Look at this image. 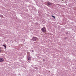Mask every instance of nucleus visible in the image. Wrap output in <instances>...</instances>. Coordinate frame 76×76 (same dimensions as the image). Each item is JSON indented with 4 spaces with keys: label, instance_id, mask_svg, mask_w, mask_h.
<instances>
[{
    "label": "nucleus",
    "instance_id": "f8f14e48",
    "mask_svg": "<svg viewBox=\"0 0 76 76\" xmlns=\"http://www.w3.org/2000/svg\"><path fill=\"white\" fill-rule=\"evenodd\" d=\"M1 17H3V15H1Z\"/></svg>",
    "mask_w": 76,
    "mask_h": 76
},
{
    "label": "nucleus",
    "instance_id": "1a4fd4ad",
    "mask_svg": "<svg viewBox=\"0 0 76 76\" xmlns=\"http://www.w3.org/2000/svg\"><path fill=\"white\" fill-rule=\"evenodd\" d=\"M43 61H45V59H43Z\"/></svg>",
    "mask_w": 76,
    "mask_h": 76
},
{
    "label": "nucleus",
    "instance_id": "9d476101",
    "mask_svg": "<svg viewBox=\"0 0 76 76\" xmlns=\"http://www.w3.org/2000/svg\"><path fill=\"white\" fill-rule=\"evenodd\" d=\"M36 69H37V70H38V68H36Z\"/></svg>",
    "mask_w": 76,
    "mask_h": 76
},
{
    "label": "nucleus",
    "instance_id": "f03ea898",
    "mask_svg": "<svg viewBox=\"0 0 76 76\" xmlns=\"http://www.w3.org/2000/svg\"><path fill=\"white\" fill-rule=\"evenodd\" d=\"M37 39H38V38L36 37H33L32 38V40L34 41H37Z\"/></svg>",
    "mask_w": 76,
    "mask_h": 76
},
{
    "label": "nucleus",
    "instance_id": "39448f33",
    "mask_svg": "<svg viewBox=\"0 0 76 76\" xmlns=\"http://www.w3.org/2000/svg\"><path fill=\"white\" fill-rule=\"evenodd\" d=\"M28 60H29V61H30V60H31V58L30 57H28L27 58Z\"/></svg>",
    "mask_w": 76,
    "mask_h": 76
},
{
    "label": "nucleus",
    "instance_id": "20e7f679",
    "mask_svg": "<svg viewBox=\"0 0 76 76\" xmlns=\"http://www.w3.org/2000/svg\"><path fill=\"white\" fill-rule=\"evenodd\" d=\"M47 4L48 5H51L52 4V3L50 2H48Z\"/></svg>",
    "mask_w": 76,
    "mask_h": 76
},
{
    "label": "nucleus",
    "instance_id": "6e6552de",
    "mask_svg": "<svg viewBox=\"0 0 76 76\" xmlns=\"http://www.w3.org/2000/svg\"><path fill=\"white\" fill-rule=\"evenodd\" d=\"M1 51H2L1 48H0V52H1Z\"/></svg>",
    "mask_w": 76,
    "mask_h": 76
},
{
    "label": "nucleus",
    "instance_id": "9b49d317",
    "mask_svg": "<svg viewBox=\"0 0 76 76\" xmlns=\"http://www.w3.org/2000/svg\"><path fill=\"white\" fill-rule=\"evenodd\" d=\"M31 51H32V52H34V50H32Z\"/></svg>",
    "mask_w": 76,
    "mask_h": 76
},
{
    "label": "nucleus",
    "instance_id": "f257e3e1",
    "mask_svg": "<svg viewBox=\"0 0 76 76\" xmlns=\"http://www.w3.org/2000/svg\"><path fill=\"white\" fill-rule=\"evenodd\" d=\"M42 31L43 32L45 33L46 32V28L45 27H43L41 29Z\"/></svg>",
    "mask_w": 76,
    "mask_h": 76
},
{
    "label": "nucleus",
    "instance_id": "7ed1b4c3",
    "mask_svg": "<svg viewBox=\"0 0 76 76\" xmlns=\"http://www.w3.org/2000/svg\"><path fill=\"white\" fill-rule=\"evenodd\" d=\"M4 61V59L1 58H0V62H3Z\"/></svg>",
    "mask_w": 76,
    "mask_h": 76
},
{
    "label": "nucleus",
    "instance_id": "0eeeda50",
    "mask_svg": "<svg viewBox=\"0 0 76 76\" xmlns=\"http://www.w3.org/2000/svg\"><path fill=\"white\" fill-rule=\"evenodd\" d=\"M52 17L54 18V19H56V18L54 16V15H52Z\"/></svg>",
    "mask_w": 76,
    "mask_h": 76
},
{
    "label": "nucleus",
    "instance_id": "423d86ee",
    "mask_svg": "<svg viewBox=\"0 0 76 76\" xmlns=\"http://www.w3.org/2000/svg\"><path fill=\"white\" fill-rule=\"evenodd\" d=\"M2 46H4V48H5L6 49L7 47H6V45H2Z\"/></svg>",
    "mask_w": 76,
    "mask_h": 76
}]
</instances>
